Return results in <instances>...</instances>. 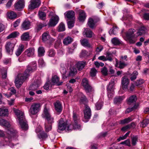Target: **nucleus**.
Segmentation results:
<instances>
[{
	"mask_svg": "<svg viewBox=\"0 0 149 149\" xmlns=\"http://www.w3.org/2000/svg\"><path fill=\"white\" fill-rule=\"evenodd\" d=\"M36 68V62L34 61L31 62L27 66L24 73L19 74L17 75L15 82L16 87L18 88H20L23 82L29 77V74L35 70Z\"/></svg>",
	"mask_w": 149,
	"mask_h": 149,
	"instance_id": "nucleus-1",
	"label": "nucleus"
},
{
	"mask_svg": "<svg viewBox=\"0 0 149 149\" xmlns=\"http://www.w3.org/2000/svg\"><path fill=\"white\" fill-rule=\"evenodd\" d=\"M135 30L130 29L125 33V38L131 44L134 43L136 41L138 36L144 34L146 33L144 28L140 29L136 33L134 34Z\"/></svg>",
	"mask_w": 149,
	"mask_h": 149,
	"instance_id": "nucleus-2",
	"label": "nucleus"
},
{
	"mask_svg": "<svg viewBox=\"0 0 149 149\" xmlns=\"http://www.w3.org/2000/svg\"><path fill=\"white\" fill-rule=\"evenodd\" d=\"M12 110L17 116L21 128L23 130H26L28 127L27 121L25 119L23 113L21 111L13 108Z\"/></svg>",
	"mask_w": 149,
	"mask_h": 149,
	"instance_id": "nucleus-3",
	"label": "nucleus"
},
{
	"mask_svg": "<svg viewBox=\"0 0 149 149\" xmlns=\"http://www.w3.org/2000/svg\"><path fill=\"white\" fill-rule=\"evenodd\" d=\"M41 105L39 102L33 103L31 105L29 110L30 115H35L40 110Z\"/></svg>",
	"mask_w": 149,
	"mask_h": 149,
	"instance_id": "nucleus-4",
	"label": "nucleus"
},
{
	"mask_svg": "<svg viewBox=\"0 0 149 149\" xmlns=\"http://www.w3.org/2000/svg\"><path fill=\"white\" fill-rule=\"evenodd\" d=\"M46 122L45 123V128L46 132H49L52 128V124L54 122V118L51 115L45 118Z\"/></svg>",
	"mask_w": 149,
	"mask_h": 149,
	"instance_id": "nucleus-5",
	"label": "nucleus"
},
{
	"mask_svg": "<svg viewBox=\"0 0 149 149\" xmlns=\"http://www.w3.org/2000/svg\"><path fill=\"white\" fill-rule=\"evenodd\" d=\"M81 85L84 88L86 93H90L92 92L93 89L89 84V82L86 78H84L82 81Z\"/></svg>",
	"mask_w": 149,
	"mask_h": 149,
	"instance_id": "nucleus-6",
	"label": "nucleus"
},
{
	"mask_svg": "<svg viewBox=\"0 0 149 149\" xmlns=\"http://www.w3.org/2000/svg\"><path fill=\"white\" fill-rule=\"evenodd\" d=\"M13 132L12 130H9V129H8V133L4 132L3 131L0 130V137H4L6 142H10L11 141V135L8 134L10 133L11 134Z\"/></svg>",
	"mask_w": 149,
	"mask_h": 149,
	"instance_id": "nucleus-7",
	"label": "nucleus"
},
{
	"mask_svg": "<svg viewBox=\"0 0 149 149\" xmlns=\"http://www.w3.org/2000/svg\"><path fill=\"white\" fill-rule=\"evenodd\" d=\"M25 6L24 0H17L14 5L15 10L20 11L24 8Z\"/></svg>",
	"mask_w": 149,
	"mask_h": 149,
	"instance_id": "nucleus-8",
	"label": "nucleus"
},
{
	"mask_svg": "<svg viewBox=\"0 0 149 149\" xmlns=\"http://www.w3.org/2000/svg\"><path fill=\"white\" fill-rule=\"evenodd\" d=\"M67 125V121L66 120L64 121L63 118H61L59 120L58 132H60L61 131L64 130Z\"/></svg>",
	"mask_w": 149,
	"mask_h": 149,
	"instance_id": "nucleus-9",
	"label": "nucleus"
},
{
	"mask_svg": "<svg viewBox=\"0 0 149 149\" xmlns=\"http://www.w3.org/2000/svg\"><path fill=\"white\" fill-rule=\"evenodd\" d=\"M41 84V80L40 78L37 79L29 87L30 90L35 91L37 89Z\"/></svg>",
	"mask_w": 149,
	"mask_h": 149,
	"instance_id": "nucleus-10",
	"label": "nucleus"
},
{
	"mask_svg": "<svg viewBox=\"0 0 149 149\" xmlns=\"http://www.w3.org/2000/svg\"><path fill=\"white\" fill-rule=\"evenodd\" d=\"M40 3V0H31L29 6V8L30 10H33L39 7Z\"/></svg>",
	"mask_w": 149,
	"mask_h": 149,
	"instance_id": "nucleus-11",
	"label": "nucleus"
},
{
	"mask_svg": "<svg viewBox=\"0 0 149 149\" xmlns=\"http://www.w3.org/2000/svg\"><path fill=\"white\" fill-rule=\"evenodd\" d=\"M99 19L95 18H89L88 20L87 25L91 28L93 29L96 26V23L99 21Z\"/></svg>",
	"mask_w": 149,
	"mask_h": 149,
	"instance_id": "nucleus-12",
	"label": "nucleus"
},
{
	"mask_svg": "<svg viewBox=\"0 0 149 149\" xmlns=\"http://www.w3.org/2000/svg\"><path fill=\"white\" fill-rule=\"evenodd\" d=\"M130 80L127 76H124L122 78V88L123 90H126L127 89Z\"/></svg>",
	"mask_w": 149,
	"mask_h": 149,
	"instance_id": "nucleus-13",
	"label": "nucleus"
},
{
	"mask_svg": "<svg viewBox=\"0 0 149 149\" xmlns=\"http://www.w3.org/2000/svg\"><path fill=\"white\" fill-rule=\"evenodd\" d=\"M83 111L85 119L88 120L90 118L91 116V112L90 108L88 106H86Z\"/></svg>",
	"mask_w": 149,
	"mask_h": 149,
	"instance_id": "nucleus-14",
	"label": "nucleus"
},
{
	"mask_svg": "<svg viewBox=\"0 0 149 149\" xmlns=\"http://www.w3.org/2000/svg\"><path fill=\"white\" fill-rule=\"evenodd\" d=\"M15 46V44L11 43L10 42L6 43L5 45V48L6 52L8 54H12Z\"/></svg>",
	"mask_w": 149,
	"mask_h": 149,
	"instance_id": "nucleus-15",
	"label": "nucleus"
},
{
	"mask_svg": "<svg viewBox=\"0 0 149 149\" xmlns=\"http://www.w3.org/2000/svg\"><path fill=\"white\" fill-rule=\"evenodd\" d=\"M59 20V18L58 16L55 15L52 16L49 21L48 25L51 26H54L58 23Z\"/></svg>",
	"mask_w": 149,
	"mask_h": 149,
	"instance_id": "nucleus-16",
	"label": "nucleus"
},
{
	"mask_svg": "<svg viewBox=\"0 0 149 149\" xmlns=\"http://www.w3.org/2000/svg\"><path fill=\"white\" fill-rule=\"evenodd\" d=\"M35 49L33 47H30L26 49L24 53L27 56L30 57H33L35 54Z\"/></svg>",
	"mask_w": 149,
	"mask_h": 149,
	"instance_id": "nucleus-17",
	"label": "nucleus"
},
{
	"mask_svg": "<svg viewBox=\"0 0 149 149\" xmlns=\"http://www.w3.org/2000/svg\"><path fill=\"white\" fill-rule=\"evenodd\" d=\"M79 14L78 19L80 21H84L86 18V15L85 12L82 10H79L77 11Z\"/></svg>",
	"mask_w": 149,
	"mask_h": 149,
	"instance_id": "nucleus-18",
	"label": "nucleus"
},
{
	"mask_svg": "<svg viewBox=\"0 0 149 149\" xmlns=\"http://www.w3.org/2000/svg\"><path fill=\"white\" fill-rule=\"evenodd\" d=\"M65 17L68 18L69 19H75V13L72 10H69L66 12L64 14Z\"/></svg>",
	"mask_w": 149,
	"mask_h": 149,
	"instance_id": "nucleus-19",
	"label": "nucleus"
},
{
	"mask_svg": "<svg viewBox=\"0 0 149 149\" xmlns=\"http://www.w3.org/2000/svg\"><path fill=\"white\" fill-rule=\"evenodd\" d=\"M54 104L55 110L59 114L61 112L62 110L61 103L59 101H58L55 103Z\"/></svg>",
	"mask_w": 149,
	"mask_h": 149,
	"instance_id": "nucleus-20",
	"label": "nucleus"
},
{
	"mask_svg": "<svg viewBox=\"0 0 149 149\" xmlns=\"http://www.w3.org/2000/svg\"><path fill=\"white\" fill-rule=\"evenodd\" d=\"M86 65V62L83 61H80L77 62L75 65L76 68L78 70H82Z\"/></svg>",
	"mask_w": 149,
	"mask_h": 149,
	"instance_id": "nucleus-21",
	"label": "nucleus"
},
{
	"mask_svg": "<svg viewBox=\"0 0 149 149\" xmlns=\"http://www.w3.org/2000/svg\"><path fill=\"white\" fill-rule=\"evenodd\" d=\"M21 40L24 41H28L30 39V36L28 32L24 33L21 37Z\"/></svg>",
	"mask_w": 149,
	"mask_h": 149,
	"instance_id": "nucleus-22",
	"label": "nucleus"
},
{
	"mask_svg": "<svg viewBox=\"0 0 149 149\" xmlns=\"http://www.w3.org/2000/svg\"><path fill=\"white\" fill-rule=\"evenodd\" d=\"M52 81L54 84H57L58 86L61 85L62 82H59V78L56 75H54L52 77Z\"/></svg>",
	"mask_w": 149,
	"mask_h": 149,
	"instance_id": "nucleus-23",
	"label": "nucleus"
},
{
	"mask_svg": "<svg viewBox=\"0 0 149 149\" xmlns=\"http://www.w3.org/2000/svg\"><path fill=\"white\" fill-rule=\"evenodd\" d=\"M93 33L92 31L89 29L86 28L85 29L84 31L83 32L84 35L89 38H91L92 37Z\"/></svg>",
	"mask_w": 149,
	"mask_h": 149,
	"instance_id": "nucleus-24",
	"label": "nucleus"
},
{
	"mask_svg": "<svg viewBox=\"0 0 149 149\" xmlns=\"http://www.w3.org/2000/svg\"><path fill=\"white\" fill-rule=\"evenodd\" d=\"M31 25L30 22L28 20H25L22 23V26L24 30H27L29 29Z\"/></svg>",
	"mask_w": 149,
	"mask_h": 149,
	"instance_id": "nucleus-25",
	"label": "nucleus"
},
{
	"mask_svg": "<svg viewBox=\"0 0 149 149\" xmlns=\"http://www.w3.org/2000/svg\"><path fill=\"white\" fill-rule=\"evenodd\" d=\"M137 99L136 95H132L129 97L128 99L127 103L129 105L131 104H132L135 102Z\"/></svg>",
	"mask_w": 149,
	"mask_h": 149,
	"instance_id": "nucleus-26",
	"label": "nucleus"
},
{
	"mask_svg": "<svg viewBox=\"0 0 149 149\" xmlns=\"http://www.w3.org/2000/svg\"><path fill=\"white\" fill-rule=\"evenodd\" d=\"M115 81L114 79L111 81L110 82H109V85L108 86L107 91H114V85L115 83Z\"/></svg>",
	"mask_w": 149,
	"mask_h": 149,
	"instance_id": "nucleus-27",
	"label": "nucleus"
},
{
	"mask_svg": "<svg viewBox=\"0 0 149 149\" xmlns=\"http://www.w3.org/2000/svg\"><path fill=\"white\" fill-rule=\"evenodd\" d=\"M72 117L74 123L75 125H79V122L80 119L78 115L74 111L73 112Z\"/></svg>",
	"mask_w": 149,
	"mask_h": 149,
	"instance_id": "nucleus-28",
	"label": "nucleus"
},
{
	"mask_svg": "<svg viewBox=\"0 0 149 149\" xmlns=\"http://www.w3.org/2000/svg\"><path fill=\"white\" fill-rule=\"evenodd\" d=\"M24 45L23 44H21L19 45L15 52V54L17 56H19L23 52L24 49Z\"/></svg>",
	"mask_w": 149,
	"mask_h": 149,
	"instance_id": "nucleus-29",
	"label": "nucleus"
},
{
	"mask_svg": "<svg viewBox=\"0 0 149 149\" xmlns=\"http://www.w3.org/2000/svg\"><path fill=\"white\" fill-rule=\"evenodd\" d=\"M8 109L5 108H0V116H7L8 114Z\"/></svg>",
	"mask_w": 149,
	"mask_h": 149,
	"instance_id": "nucleus-30",
	"label": "nucleus"
},
{
	"mask_svg": "<svg viewBox=\"0 0 149 149\" xmlns=\"http://www.w3.org/2000/svg\"><path fill=\"white\" fill-rule=\"evenodd\" d=\"M77 69L74 67H71L70 68L69 73V76L73 77L77 73Z\"/></svg>",
	"mask_w": 149,
	"mask_h": 149,
	"instance_id": "nucleus-31",
	"label": "nucleus"
},
{
	"mask_svg": "<svg viewBox=\"0 0 149 149\" xmlns=\"http://www.w3.org/2000/svg\"><path fill=\"white\" fill-rule=\"evenodd\" d=\"M135 125L134 123H132L131 124H129L124 126L121 128V130L122 132H125L129 129H130L132 127L134 126Z\"/></svg>",
	"mask_w": 149,
	"mask_h": 149,
	"instance_id": "nucleus-32",
	"label": "nucleus"
},
{
	"mask_svg": "<svg viewBox=\"0 0 149 149\" xmlns=\"http://www.w3.org/2000/svg\"><path fill=\"white\" fill-rule=\"evenodd\" d=\"M7 14L8 17L10 19H15L17 17V14L13 11L8 12Z\"/></svg>",
	"mask_w": 149,
	"mask_h": 149,
	"instance_id": "nucleus-33",
	"label": "nucleus"
},
{
	"mask_svg": "<svg viewBox=\"0 0 149 149\" xmlns=\"http://www.w3.org/2000/svg\"><path fill=\"white\" fill-rule=\"evenodd\" d=\"M73 41V39L69 36L64 38L63 41V43L65 45H67L70 44Z\"/></svg>",
	"mask_w": 149,
	"mask_h": 149,
	"instance_id": "nucleus-34",
	"label": "nucleus"
},
{
	"mask_svg": "<svg viewBox=\"0 0 149 149\" xmlns=\"http://www.w3.org/2000/svg\"><path fill=\"white\" fill-rule=\"evenodd\" d=\"M80 128V125H75V123L74 125L70 124L67 127V130H72V129H79Z\"/></svg>",
	"mask_w": 149,
	"mask_h": 149,
	"instance_id": "nucleus-35",
	"label": "nucleus"
},
{
	"mask_svg": "<svg viewBox=\"0 0 149 149\" xmlns=\"http://www.w3.org/2000/svg\"><path fill=\"white\" fill-rule=\"evenodd\" d=\"M80 42L82 45L84 46L88 47H91V45L88 42V40L86 39H84L80 40Z\"/></svg>",
	"mask_w": 149,
	"mask_h": 149,
	"instance_id": "nucleus-36",
	"label": "nucleus"
},
{
	"mask_svg": "<svg viewBox=\"0 0 149 149\" xmlns=\"http://www.w3.org/2000/svg\"><path fill=\"white\" fill-rule=\"evenodd\" d=\"M19 34L17 31H15L10 34L7 37V39L14 38L17 37Z\"/></svg>",
	"mask_w": 149,
	"mask_h": 149,
	"instance_id": "nucleus-37",
	"label": "nucleus"
},
{
	"mask_svg": "<svg viewBox=\"0 0 149 149\" xmlns=\"http://www.w3.org/2000/svg\"><path fill=\"white\" fill-rule=\"evenodd\" d=\"M45 50L44 48L42 47H39L38 49V56L41 57L44 56Z\"/></svg>",
	"mask_w": 149,
	"mask_h": 149,
	"instance_id": "nucleus-38",
	"label": "nucleus"
},
{
	"mask_svg": "<svg viewBox=\"0 0 149 149\" xmlns=\"http://www.w3.org/2000/svg\"><path fill=\"white\" fill-rule=\"evenodd\" d=\"M111 42L113 45H116L122 44V41L117 38H114L112 39Z\"/></svg>",
	"mask_w": 149,
	"mask_h": 149,
	"instance_id": "nucleus-39",
	"label": "nucleus"
},
{
	"mask_svg": "<svg viewBox=\"0 0 149 149\" xmlns=\"http://www.w3.org/2000/svg\"><path fill=\"white\" fill-rule=\"evenodd\" d=\"M0 123L2 126H5L7 128H9L10 126V125L9 123L3 119L0 120Z\"/></svg>",
	"mask_w": 149,
	"mask_h": 149,
	"instance_id": "nucleus-40",
	"label": "nucleus"
},
{
	"mask_svg": "<svg viewBox=\"0 0 149 149\" xmlns=\"http://www.w3.org/2000/svg\"><path fill=\"white\" fill-rule=\"evenodd\" d=\"M132 120V119L131 118L128 117L124 119L120 120L119 123L120 124H124L130 122Z\"/></svg>",
	"mask_w": 149,
	"mask_h": 149,
	"instance_id": "nucleus-41",
	"label": "nucleus"
},
{
	"mask_svg": "<svg viewBox=\"0 0 149 149\" xmlns=\"http://www.w3.org/2000/svg\"><path fill=\"white\" fill-rule=\"evenodd\" d=\"M49 38V32L44 33L42 35V40L43 41H46Z\"/></svg>",
	"mask_w": 149,
	"mask_h": 149,
	"instance_id": "nucleus-42",
	"label": "nucleus"
},
{
	"mask_svg": "<svg viewBox=\"0 0 149 149\" xmlns=\"http://www.w3.org/2000/svg\"><path fill=\"white\" fill-rule=\"evenodd\" d=\"M36 29L37 32L40 31L42 28L44 26H46V25L45 23H38L37 24Z\"/></svg>",
	"mask_w": 149,
	"mask_h": 149,
	"instance_id": "nucleus-43",
	"label": "nucleus"
},
{
	"mask_svg": "<svg viewBox=\"0 0 149 149\" xmlns=\"http://www.w3.org/2000/svg\"><path fill=\"white\" fill-rule=\"evenodd\" d=\"M149 123V120L146 119L143 120L140 123V126L142 127H145Z\"/></svg>",
	"mask_w": 149,
	"mask_h": 149,
	"instance_id": "nucleus-44",
	"label": "nucleus"
},
{
	"mask_svg": "<svg viewBox=\"0 0 149 149\" xmlns=\"http://www.w3.org/2000/svg\"><path fill=\"white\" fill-rule=\"evenodd\" d=\"M125 97L123 96L117 97L114 99V102L116 103L120 102Z\"/></svg>",
	"mask_w": 149,
	"mask_h": 149,
	"instance_id": "nucleus-45",
	"label": "nucleus"
},
{
	"mask_svg": "<svg viewBox=\"0 0 149 149\" xmlns=\"http://www.w3.org/2000/svg\"><path fill=\"white\" fill-rule=\"evenodd\" d=\"M106 57L107 58V61L108 60L110 61H112L113 60L112 58L113 55L110 52H106Z\"/></svg>",
	"mask_w": 149,
	"mask_h": 149,
	"instance_id": "nucleus-46",
	"label": "nucleus"
},
{
	"mask_svg": "<svg viewBox=\"0 0 149 149\" xmlns=\"http://www.w3.org/2000/svg\"><path fill=\"white\" fill-rule=\"evenodd\" d=\"M65 27L64 24L61 23L58 27V31H63L65 30Z\"/></svg>",
	"mask_w": 149,
	"mask_h": 149,
	"instance_id": "nucleus-47",
	"label": "nucleus"
},
{
	"mask_svg": "<svg viewBox=\"0 0 149 149\" xmlns=\"http://www.w3.org/2000/svg\"><path fill=\"white\" fill-rule=\"evenodd\" d=\"M138 137L137 136H132L131 137L132 144V146H135L136 144L138 141Z\"/></svg>",
	"mask_w": 149,
	"mask_h": 149,
	"instance_id": "nucleus-48",
	"label": "nucleus"
},
{
	"mask_svg": "<svg viewBox=\"0 0 149 149\" xmlns=\"http://www.w3.org/2000/svg\"><path fill=\"white\" fill-rule=\"evenodd\" d=\"M38 15L40 18L42 20H44L46 19V14L44 12L42 11L39 12Z\"/></svg>",
	"mask_w": 149,
	"mask_h": 149,
	"instance_id": "nucleus-49",
	"label": "nucleus"
},
{
	"mask_svg": "<svg viewBox=\"0 0 149 149\" xmlns=\"http://www.w3.org/2000/svg\"><path fill=\"white\" fill-rule=\"evenodd\" d=\"M138 73L136 71H134L132 74L131 75V77L130 79L132 81L135 80L137 76L138 75Z\"/></svg>",
	"mask_w": 149,
	"mask_h": 149,
	"instance_id": "nucleus-50",
	"label": "nucleus"
},
{
	"mask_svg": "<svg viewBox=\"0 0 149 149\" xmlns=\"http://www.w3.org/2000/svg\"><path fill=\"white\" fill-rule=\"evenodd\" d=\"M50 115L48 109L45 107L44 108L43 113L42 114V117L45 118Z\"/></svg>",
	"mask_w": 149,
	"mask_h": 149,
	"instance_id": "nucleus-51",
	"label": "nucleus"
},
{
	"mask_svg": "<svg viewBox=\"0 0 149 149\" xmlns=\"http://www.w3.org/2000/svg\"><path fill=\"white\" fill-rule=\"evenodd\" d=\"M127 63H125V62L120 61L119 62V66L118 67L120 69H122L127 66Z\"/></svg>",
	"mask_w": 149,
	"mask_h": 149,
	"instance_id": "nucleus-52",
	"label": "nucleus"
},
{
	"mask_svg": "<svg viewBox=\"0 0 149 149\" xmlns=\"http://www.w3.org/2000/svg\"><path fill=\"white\" fill-rule=\"evenodd\" d=\"M47 134L45 132H42L38 135V136L40 139H45L47 138Z\"/></svg>",
	"mask_w": 149,
	"mask_h": 149,
	"instance_id": "nucleus-53",
	"label": "nucleus"
},
{
	"mask_svg": "<svg viewBox=\"0 0 149 149\" xmlns=\"http://www.w3.org/2000/svg\"><path fill=\"white\" fill-rule=\"evenodd\" d=\"M120 144L125 145L126 146L130 147L131 146V143L130 142V140L129 139H127V140L125 141H124L121 142Z\"/></svg>",
	"mask_w": 149,
	"mask_h": 149,
	"instance_id": "nucleus-54",
	"label": "nucleus"
},
{
	"mask_svg": "<svg viewBox=\"0 0 149 149\" xmlns=\"http://www.w3.org/2000/svg\"><path fill=\"white\" fill-rule=\"evenodd\" d=\"M52 85L50 81H47L44 86V88L46 90H48L50 86L51 87Z\"/></svg>",
	"mask_w": 149,
	"mask_h": 149,
	"instance_id": "nucleus-55",
	"label": "nucleus"
},
{
	"mask_svg": "<svg viewBox=\"0 0 149 149\" xmlns=\"http://www.w3.org/2000/svg\"><path fill=\"white\" fill-rule=\"evenodd\" d=\"M97 71L95 69L92 68L90 72V75L91 77H94L96 75Z\"/></svg>",
	"mask_w": 149,
	"mask_h": 149,
	"instance_id": "nucleus-56",
	"label": "nucleus"
},
{
	"mask_svg": "<svg viewBox=\"0 0 149 149\" xmlns=\"http://www.w3.org/2000/svg\"><path fill=\"white\" fill-rule=\"evenodd\" d=\"M101 72L102 74L104 76H106L108 74L107 68L105 67L102 68Z\"/></svg>",
	"mask_w": 149,
	"mask_h": 149,
	"instance_id": "nucleus-57",
	"label": "nucleus"
},
{
	"mask_svg": "<svg viewBox=\"0 0 149 149\" xmlns=\"http://www.w3.org/2000/svg\"><path fill=\"white\" fill-rule=\"evenodd\" d=\"M9 94L11 96L12 95L15 94L16 93V90L13 88L11 87L8 89Z\"/></svg>",
	"mask_w": 149,
	"mask_h": 149,
	"instance_id": "nucleus-58",
	"label": "nucleus"
},
{
	"mask_svg": "<svg viewBox=\"0 0 149 149\" xmlns=\"http://www.w3.org/2000/svg\"><path fill=\"white\" fill-rule=\"evenodd\" d=\"M102 102H97L95 104V106L97 110H100L102 107Z\"/></svg>",
	"mask_w": 149,
	"mask_h": 149,
	"instance_id": "nucleus-59",
	"label": "nucleus"
},
{
	"mask_svg": "<svg viewBox=\"0 0 149 149\" xmlns=\"http://www.w3.org/2000/svg\"><path fill=\"white\" fill-rule=\"evenodd\" d=\"M7 71L6 69H3L2 72V78L3 79H6L7 77Z\"/></svg>",
	"mask_w": 149,
	"mask_h": 149,
	"instance_id": "nucleus-60",
	"label": "nucleus"
},
{
	"mask_svg": "<svg viewBox=\"0 0 149 149\" xmlns=\"http://www.w3.org/2000/svg\"><path fill=\"white\" fill-rule=\"evenodd\" d=\"M144 82V81L143 79H140L136 81L135 83V84L136 86H139V85L143 84Z\"/></svg>",
	"mask_w": 149,
	"mask_h": 149,
	"instance_id": "nucleus-61",
	"label": "nucleus"
},
{
	"mask_svg": "<svg viewBox=\"0 0 149 149\" xmlns=\"http://www.w3.org/2000/svg\"><path fill=\"white\" fill-rule=\"evenodd\" d=\"M61 72L63 74V78H66L67 76H65L66 72V70L65 68H62L61 70Z\"/></svg>",
	"mask_w": 149,
	"mask_h": 149,
	"instance_id": "nucleus-62",
	"label": "nucleus"
},
{
	"mask_svg": "<svg viewBox=\"0 0 149 149\" xmlns=\"http://www.w3.org/2000/svg\"><path fill=\"white\" fill-rule=\"evenodd\" d=\"M107 91V95L109 99H111L113 96V94L114 93V91Z\"/></svg>",
	"mask_w": 149,
	"mask_h": 149,
	"instance_id": "nucleus-63",
	"label": "nucleus"
},
{
	"mask_svg": "<svg viewBox=\"0 0 149 149\" xmlns=\"http://www.w3.org/2000/svg\"><path fill=\"white\" fill-rule=\"evenodd\" d=\"M55 52L53 50H50L48 52V55L49 56L53 57L55 55Z\"/></svg>",
	"mask_w": 149,
	"mask_h": 149,
	"instance_id": "nucleus-64",
	"label": "nucleus"
}]
</instances>
